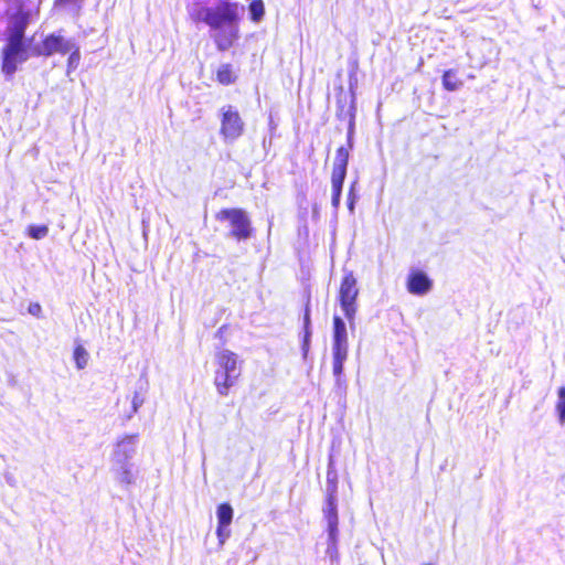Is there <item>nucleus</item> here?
I'll list each match as a JSON object with an SVG mask.
<instances>
[{"label": "nucleus", "instance_id": "obj_6", "mask_svg": "<svg viewBox=\"0 0 565 565\" xmlns=\"http://www.w3.org/2000/svg\"><path fill=\"white\" fill-rule=\"evenodd\" d=\"M221 222H228L231 227L230 236L237 241H244L250 237V220L245 211L241 209H223L216 214Z\"/></svg>", "mask_w": 565, "mask_h": 565}, {"label": "nucleus", "instance_id": "obj_33", "mask_svg": "<svg viewBox=\"0 0 565 565\" xmlns=\"http://www.w3.org/2000/svg\"><path fill=\"white\" fill-rule=\"evenodd\" d=\"M29 311L32 315H36L39 311H41V307L38 303L31 305Z\"/></svg>", "mask_w": 565, "mask_h": 565}, {"label": "nucleus", "instance_id": "obj_9", "mask_svg": "<svg viewBox=\"0 0 565 565\" xmlns=\"http://www.w3.org/2000/svg\"><path fill=\"white\" fill-rule=\"evenodd\" d=\"M433 281L428 276L419 270H414L408 275L407 290L413 295H426L430 291Z\"/></svg>", "mask_w": 565, "mask_h": 565}, {"label": "nucleus", "instance_id": "obj_18", "mask_svg": "<svg viewBox=\"0 0 565 565\" xmlns=\"http://www.w3.org/2000/svg\"><path fill=\"white\" fill-rule=\"evenodd\" d=\"M303 327H305V337H303L302 350H303V353L307 354L308 349H309V341H310V337H311L310 316H309L308 308L306 309V313L303 317Z\"/></svg>", "mask_w": 565, "mask_h": 565}, {"label": "nucleus", "instance_id": "obj_14", "mask_svg": "<svg viewBox=\"0 0 565 565\" xmlns=\"http://www.w3.org/2000/svg\"><path fill=\"white\" fill-rule=\"evenodd\" d=\"M217 525H231L233 509L228 503H222L216 510Z\"/></svg>", "mask_w": 565, "mask_h": 565}, {"label": "nucleus", "instance_id": "obj_19", "mask_svg": "<svg viewBox=\"0 0 565 565\" xmlns=\"http://www.w3.org/2000/svg\"><path fill=\"white\" fill-rule=\"evenodd\" d=\"M327 494L337 495L338 476L337 472L329 469L327 472Z\"/></svg>", "mask_w": 565, "mask_h": 565}, {"label": "nucleus", "instance_id": "obj_5", "mask_svg": "<svg viewBox=\"0 0 565 565\" xmlns=\"http://www.w3.org/2000/svg\"><path fill=\"white\" fill-rule=\"evenodd\" d=\"M193 15L196 20L204 21L212 28L220 29L232 26L238 15V7L236 4L222 2L215 8L199 6Z\"/></svg>", "mask_w": 565, "mask_h": 565}, {"label": "nucleus", "instance_id": "obj_2", "mask_svg": "<svg viewBox=\"0 0 565 565\" xmlns=\"http://www.w3.org/2000/svg\"><path fill=\"white\" fill-rule=\"evenodd\" d=\"M0 10L4 35H24L29 24L34 23L39 15V8L31 0H1Z\"/></svg>", "mask_w": 565, "mask_h": 565}, {"label": "nucleus", "instance_id": "obj_24", "mask_svg": "<svg viewBox=\"0 0 565 565\" xmlns=\"http://www.w3.org/2000/svg\"><path fill=\"white\" fill-rule=\"evenodd\" d=\"M79 60H81L79 51H78V49H75L71 53L68 61H67V74H70L72 71H74L78 66Z\"/></svg>", "mask_w": 565, "mask_h": 565}, {"label": "nucleus", "instance_id": "obj_20", "mask_svg": "<svg viewBox=\"0 0 565 565\" xmlns=\"http://www.w3.org/2000/svg\"><path fill=\"white\" fill-rule=\"evenodd\" d=\"M28 234L34 239H42L49 234V227L46 225H30Z\"/></svg>", "mask_w": 565, "mask_h": 565}, {"label": "nucleus", "instance_id": "obj_27", "mask_svg": "<svg viewBox=\"0 0 565 565\" xmlns=\"http://www.w3.org/2000/svg\"><path fill=\"white\" fill-rule=\"evenodd\" d=\"M337 540H338V535L334 536V539H332L330 535H329V544H328V547H327V555L331 558V559H334L337 558L338 556V550H337Z\"/></svg>", "mask_w": 565, "mask_h": 565}, {"label": "nucleus", "instance_id": "obj_10", "mask_svg": "<svg viewBox=\"0 0 565 565\" xmlns=\"http://www.w3.org/2000/svg\"><path fill=\"white\" fill-rule=\"evenodd\" d=\"M323 514L328 522V532L334 539L338 535V511H337V495L327 494Z\"/></svg>", "mask_w": 565, "mask_h": 565}, {"label": "nucleus", "instance_id": "obj_3", "mask_svg": "<svg viewBox=\"0 0 565 565\" xmlns=\"http://www.w3.org/2000/svg\"><path fill=\"white\" fill-rule=\"evenodd\" d=\"M138 434L124 435L114 445L111 452V471L121 487H129L136 481V471L131 459L137 452Z\"/></svg>", "mask_w": 565, "mask_h": 565}, {"label": "nucleus", "instance_id": "obj_22", "mask_svg": "<svg viewBox=\"0 0 565 565\" xmlns=\"http://www.w3.org/2000/svg\"><path fill=\"white\" fill-rule=\"evenodd\" d=\"M349 151H350L349 147L348 148H345L343 146L340 147L337 150V154H335L333 164L348 167Z\"/></svg>", "mask_w": 565, "mask_h": 565}, {"label": "nucleus", "instance_id": "obj_31", "mask_svg": "<svg viewBox=\"0 0 565 565\" xmlns=\"http://www.w3.org/2000/svg\"><path fill=\"white\" fill-rule=\"evenodd\" d=\"M217 45L221 50H226L232 45V38H218Z\"/></svg>", "mask_w": 565, "mask_h": 565}, {"label": "nucleus", "instance_id": "obj_7", "mask_svg": "<svg viewBox=\"0 0 565 565\" xmlns=\"http://www.w3.org/2000/svg\"><path fill=\"white\" fill-rule=\"evenodd\" d=\"M220 132L226 141H234L243 135L245 124L234 106H223L220 109Z\"/></svg>", "mask_w": 565, "mask_h": 565}, {"label": "nucleus", "instance_id": "obj_16", "mask_svg": "<svg viewBox=\"0 0 565 565\" xmlns=\"http://www.w3.org/2000/svg\"><path fill=\"white\" fill-rule=\"evenodd\" d=\"M88 359H89V354L86 351V349L81 344L76 345L74 349V361H75L76 367L78 370L85 369L88 363Z\"/></svg>", "mask_w": 565, "mask_h": 565}, {"label": "nucleus", "instance_id": "obj_30", "mask_svg": "<svg viewBox=\"0 0 565 565\" xmlns=\"http://www.w3.org/2000/svg\"><path fill=\"white\" fill-rule=\"evenodd\" d=\"M353 134H354V122L353 120L350 121L349 129H348V147L349 149H352L353 147Z\"/></svg>", "mask_w": 565, "mask_h": 565}, {"label": "nucleus", "instance_id": "obj_28", "mask_svg": "<svg viewBox=\"0 0 565 565\" xmlns=\"http://www.w3.org/2000/svg\"><path fill=\"white\" fill-rule=\"evenodd\" d=\"M341 192H342V185H332V206L334 209H338L340 204L341 199Z\"/></svg>", "mask_w": 565, "mask_h": 565}, {"label": "nucleus", "instance_id": "obj_25", "mask_svg": "<svg viewBox=\"0 0 565 565\" xmlns=\"http://www.w3.org/2000/svg\"><path fill=\"white\" fill-rule=\"evenodd\" d=\"M216 535L220 545H223L225 541L231 536L230 525H217Z\"/></svg>", "mask_w": 565, "mask_h": 565}, {"label": "nucleus", "instance_id": "obj_32", "mask_svg": "<svg viewBox=\"0 0 565 565\" xmlns=\"http://www.w3.org/2000/svg\"><path fill=\"white\" fill-rule=\"evenodd\" d=\"M84 0H55L54 6L61 7V6H68V4H77L83 2Z\"/></svg>", "mask_w": 565, "mask_h": 565}, {"label": "nucleus", "instance_id": "obj_23", "mask_svg": "<svg viewBox=\"0 0 565 565\" xmlns=\"http://www.w3.org/2000/svg\"><path fill=\"white\" fill-rule=\"evenodd\" d=\"M249 11L253 20H259L264 14V4L262 1H254L249 6Z\"/></svg>", "mask_w": 565, "mask_h": 565}, {"label": "nucleus", "instance_id": "obj_17", "mask_svg": "<svg viewBox=\"0 0 565 565\" xmlns=\"http://www.w3.org/2000/svg\"><path fill=\"white\" fill-rule=\"evenodd\" d=\"M347 175V167L333 164L331 185H343Z\"/></svg>", "mask_w": 565, "mask_h": 565}, {"label": "nucleus", "instance_id": "obj_21", "mask_svg": "<svg viewBox=\"0 0 565 565\" xmlns=\"http://www.w3.org/2000/svg\"><path fill=\"white\" fill-rule=\"evenodd\" d=\"M558 399L556 403V411L558 413L561 424H565V386L558 390Z\"/></svg>", "mask_w": 565, "mask_h": 565}, {"label": "nucleus", "instance_id": "obj_4", "mask_svg": "<svg viewBox=\"0 0 565 565\" xmlns=\"http://www.w3.org/2000/svg\"><path fill=\"white\" fill-rule=\"evenodd\" d=\"M242 363L238 355L231 350L223 349L215 353L214 385L220 395L227 396L237 383L242 374Z\"/></svg>", "mask_w": 565, "mask_h": 565}, {"label": "nucleus", "instance_id": "obj_15", "mask_svg": "<svg viewBox=\"0 0 565 565\" xmlns=\"http://www.w3.org/2000/svg\"><path fill=\"white\" fill-rule=\"evenodd\" d=\"M234 75L230 64H223L217 70V81L223 85H228L235 82Z\"/></svg>", "mask_w": 565, "mask_h": 565}, {"label": "nucleus", "instance_id": "obj_29", "mask_svg": "<svg viewBox=\"0 0 565 565\" xmlns=\"http://www.w3.org/2000/svg\"><path fill=\"white\" fill-rule=\"evenodd\" d=\"M354 184L355 183H353L351 185V189H350V192H349V195H348V207H349V210L351 212H353V210H354V204H355V201H356V198H358L355 192H354Z\"/></svg>", "mask_w": 565, "mask_h": 565}, {"label": "nucleus", "instance_id": "obj_13", "mask_svg": "<svg viewBox=\"0 0 565 565\" xmlns=\"http://www.w3.org/2000/svg\"><path fill=\"white\" fill-rule=\"evenodd\" d=\"M443 86L446 90L456 92L463 86L455 70H448L443 75Z\"/></svg>", "mask_w": 565, "mask_h": 565}, {"label": "nucleus", "instance_id": "obj_8", "mask_svg": "<svg viewBox=\"0 0 565 565\" xmlns=\"http://www.w3.org/2000/svg\"><path fill=\"white\" fill-rule=\"evenodd\" d=\"M339 294L341 308L350 324L353 326L359 290L356 287V279L352 273H349L343 277Z\"/></svg>", "mask_w": 565, "mask_h": 565}, {"label": "nucleus", "instance_id": "obj_12", "mask_svg": "<svg viewBox=\"0 0 565 565\" xmlns=\"http://www.w3.org/2000/svg\"><path fill=\"white\" fill-rule=\"evenodd\" d=\"M332 347H349L347 326L338 316H334L333 318Z\"/></svg>", "mask_w": 565, "mask_h": 565}, {"label": "nucleus", "instance_id": "obj_26", "mask_svg": "<svg viewBox=\"0 0 565 565\" xmlns=\"http://www.w3.org/2000/svg\"><path fill=\"white\" fill-rule=\"evenodd\" d=\"M142 404H143V397L139 393L136 392L134 394V397L131 401V413L128 415V419H130L132 417V415L139 411V408L142 406Z\"/></svg>", "mask_w": 565, "mask_h": 565}, {"label": "nucleus", "instance_id": "obj_1", "mask_svg": "<svg viewBox=\"0 0 565 565\" xmlns=\"http://www.w3.org/2000/svg\"><path fill=\"white\" fill-rule=\"evenodd\" d=\"M72 49L64 38H9L2 52V72L12 76L18 66L32 56L65 54Z\"/></svg>", "mask_w": 565, "mask_h": 565}, {"label": "nucleus", "instance_id": "obj_11", "mask_svg": "<svg viewBox=\"0 0 565 565\" xmlns=\"http://www.w3.org/2000/svg\"><path fill=\"white\" fill-rule=\"evenodd\" d=\"M349 347H332V372L337 384H342L343 364L348 359Z\"/></svg>", "mask_w": 565, "mask_h": 565}]
</instances>
